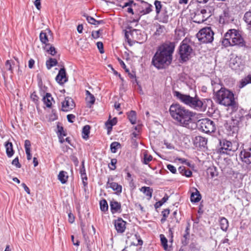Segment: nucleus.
Returning <instances> with one entry per match:
<instances>
[{
  "mask_svg": "<svg viewBox=\"0 0 251 251\" xmlns=\"http://www.w3.org/2000/svg\"><path fill=\"white\" fill-rule=\"evenodd\" d=\"M31 143L29 140H26L25 141V153L27 155V159L29 160L31 159V154L30 153Z\"/></svg>",
  "mask_w": 251,
  "mask_h": 251,
  "instance_id": "obj_28",
  "label": "nucleus"
},
{
  "mask_svg": "<svg viewBox=\"0 0 251 251\" xmlns=\"http://www.w3.org/2000/svg\"><path fill=\"white\" fill-rule=\"evenodd\" d=\"M68 176L66 172L62 171H60L58 175V179L60 181L62 184H65L67 181Z\"/></svg>",
  "mask_w": 251,
  "mask_h": 251,
  "instance_id": "obj_29",
  "label": "nucleus"
},
{
  "mask_svg": "<svg viewBox=\"0 0 251 251\" xmlns=\"http://www.w3.org/2000/svg\"><path fill=\"white\" fill-rule=\"evenodd\" d=\"M141 192H142L144 195L148 197L150 200L152 197L153 189L150 187L143 186L140 189Z\"/></svg>",
  "mask_w": 251,
  "mask_h": 251,
  "instance_id": "obj_26",
  "label": "nucleus"
},
{
  "mask_svg": "<svg viewBox=\"0 0 251 251\" xmlns=\"http://www.w3.org/2000/svg\"><path fill=\"white\" fill-rule=\"evenodd\" d=\"M195 192H192L191 195V201L194 202H197L201 199V195L200 192L197 189H195Z\"/></svg>",
  "mask_w": 251,
  "mask_h": 251,
  "instance_id": "obj_25",
  "label": "nucleus"
},
{
  "mask_svg": "<svg viewBox=\"0 0 251 251\" xmlns=\"http://www.w3.org/2000/svg\"><path fill=\"white\" fill-rule=\"evenodd\" d=\"M173 42H166L159 46L152 59V64L158 69H162L169 65L172 60V54L175 49Z\"/></svg>",
  "mask_w": 251,
  "mask_h": 251,
  "instance_id": "obj_1",
  "label": "nucleus"
},
{
  "mask_svg": "<svg viewBox=\"0 0 251 251\" xmlns=\"http://www.w3.org/2000/svg\"><path fill=\"white\" fill-rule=\"evenodd\" d=\"M56 81L60 84H63L67 81L65 69L62 68L59 71L58 74L55 77Z\"/></svg>",
  "mask_w": 251,
  "mask_h": 251,
  "instance_id": "obj_14",
  "label": "nucleus"
},
{
  "mask_svg": "<svg viewBox=\"0 0 251 251\" xmlns=\"http://www.w3.org/2000/svg\"><path fill=\"white\" fill-rule=\"evenodd\" d=\"M190 41L187 39L183 40L181 43L178 49V53L181 60L185 62L191 57L193 49L189 44Z\"/></svg>",
  "mask_w": 251,
  "mask_h": 251,
  "instance_id": "obj_5",
  "label": "nucleus"
},
{
  "mask_svg": "<svg viewBox=\"0 0 251 251\" xmlns=\"http://www.w3.org/2000/svg\"><path fill=\"white\" fill-rule=\"evenodd\" d=\"M30 98L35 103H37L38 101V97L36 95L35 92L31 94Z\"/></svg>",
  "mask_w": 251,
  "mask_h": 251,
  "instance_id": "obj_58",
  "label": "nucleus"
},
{
  "mask_svg": "<svg viewBox=\"0 0 251 251\" xmlns=\"http://www.w3.org/2000/svg\"><path fill=\"white\" fill-rule=\"evenodd\" d=\"M170 213V210L169 209H164L162 212L163 217L164 218V220H166V218L168 217Z\"/></svg>",
  "mask_w": 251,
  "mask_h": 251,
  "instance_id": "obj_61",
  "label": "nucleus"
},
{
  "mask_svg": "<svg viewBox=\"0 0 251 251\" xmlns=\"http://www.w3.org/2000/svg\"><path fill=\"white\" fill-rule=\"evenodd\" d=\"M156 19L160 22L167 23L169 21V15L165 9H163L158 14L156 15Z\"/></svg>",
  "mask_w": 251,
  "mask_h": 251,
  "instance_id": "obj_17",
  "label": "nucleus"
},
{
  "mask_svg": "<svg viewBox=\"0 0 251 251\" xmlns=\"http://www.w3.org/2000/svg\"><path fill=\"white\" fill-rule=\"evenodd\" d=\"M229 65L232 70L235 71L240 70V67L242 66L241 58L236 55L232 54L229 60Z\"/></svg>",
  "mask_w": 251,
  "mask_h": 251,
  "instance_id": "obj_8",
  "label": "nucleus"
},
{
  "mask_svg": "<svg viewBox=\"0 0 251 251\" xmlns=\"http://www.w3.org/2000/svg\"><path fill=\"white\" fill-rule=\"evenodd\" d=\"M5 147L6 148V152L7 155L10 157L14 154V151L13 149V145L12 143L11 142H6L5 144Z\"/></svg>",
  "mask_w": 251,
  "mask_h": 251,
  "instance_id": "obj_30",
  "label": "nucleus"
},
{
  "mask_svg": "<svg viewBox=\"0 0 251 251\" xmlns=\"http://www.w3.org/2000/svg\"><path fill=\"white\" fill-rule=\"evenodd\" d=\"M113 178L109 177L106 183L107 188H111L113 191H116L117 193H121L122 186L119 185L117 183L113 182Z\"/></svg>",
  "mask_w": 251,
  "mask_h": 251,
  "instance_id": "obj_12",
  "label": "nucleus"
},
{
  "mask_svg": "<svg viewBox=\"0 0 251 251\" xmlns=\"http://www.w3.org/2000/svg\"><path fill=\"white\" fill-rule=\"evenodd\" d=\"M57 61L54 58H50L49 60L46 61V66L48 70H50L51 67L56 65Z\"/></svg>",
  "mask_w": 251,
  "mask_h": 251,
  "instance_id": "obj_37",
  "label": "nucleus"
},
{
  "mask_svg": "<svg viewBox=\"0 0 251 251\" xmlns=\"http://www.w3.org/2000/svg\"><path fill=\"white\" fill-rule=\"evenodd\" d=\"M154 5L155 6L156 14L160 13L162 11V10L164 9L163 8V5L160 1L155 0L154 2Z\"/></svg>",
  "mask_w": 251,
  "mask_h": 251,
  "instance_id": "obj_36",
  "label": "nucleus"
},
{
  "mask_svg": "<svg viewBox=\"0 0 251 251\" xmlns=\"http://www.w3.org/2000/svg\"><path fill=\"white\" fill-rule=\"evenodd\" d=\"M117 122V118H114L111 120H108L105 123V125L108 129H111L113 126L115 125Z\"/></svg>",
  "mask_w": 251,
  "mask_h": 251,
  "instance_id": "obj_44",
  "label": "nucleus"
},
{
  "mask_svg": "<svg viewBox=\"0 0 251 251\" xmlns=\"http://www.w3.org/2000/svg\"><path fill=\"white\" fill-rule=\"evenodd\" d=\"M224 161L226 163V166L222 169L223 172L225 174L231 175L233 173L232 170V163L229 157H224Z\"/></svg>",
  "mask_w": 251,
  "mask_h": 251,
  "instance_id": "obj_18",
  "label": "nucleus"
},
{
  "mask_svg": "<svg viewBox=\"0 0 251 251\" xmlns=\"http://www.w3.org/2000/svg\"><path fill=\"white\" fill-rule=\"evenodd\" d=\"M248 84H249V81H247V78L245 77L240 81L239 87L240 88H242Z\"/></svg>",
  "mask_w": 251,
  "mask_h": 251,
  "instance_id": "obj_52",
  "label": "nucleus"
},
{
  "mask_svg": "<svg viewBox=\"0 0 251 251\" xmlns=\"http://www.w3.org/2000/svg\"><path fill=\"white\" fill-rule=\"evenodd\" d=\"M82 16L85 17L87 22L89 24H92V25H98L100 24L103 23V21L102 20L97 21L96 19H95L94 18H93L91 16H89L86 13H83L82 14Z\"/></svg>",
  "mask_w": 251,
  "mask_h": 251,
  "instance_id": "obj_22",
  "label": "nucleus"
},
{
  "mask_svg": "<svg viewBox=\"0 0 251 251\" xmlns=\"http://www.w3.org/2000/svg\"><path fill=\"white\" fill-rule=\"evenodd\" d=\"M236 30L235 29H230L229 30L225 35V39H227L228 40H231V34L235 33Z\"/></svg>",
  "mask_w": 251,
  "mask_h": 251,
  "instance_id": "obj_49",
  "label": "nucleus"
},
{
  "mask_svg": "<svg viewBox=\"0 0 251 251\" xmlns=\"http://www.w3.org/2000/svg\"><path fill=\"white\" fill-rule=\"evenodd\" d=\"M234 120L230 119L228 121H226L225 124V126L228 131H232L233 133L237 130V127L234 125H231L232 123L234 122Z\"/></svg>",
  "mask_w": 251,
  "mask_h": 251,
  "instance_id": "obj_27",
  "label": "nucleus"
},
{
  "mask_svg": "<svg viewBox=\"0 0 251 251\" xmlns=\"http://www.w3.org/2000/svg\"><path fill=\"white\" fill-rule=\"evenodd\" d=\"M58 132L60 133V135H63V136H66V134L64 131L63 127L62 126L59 127L58 126Z\"/></svg>",
  "mask_w": 251,
  "mask_h": 251,
  "instance_id": "obj_64",
  "label": "nucleus"
},
{
  "mask_svg": "<svg viewBox=\"0 0 251 251\" xmlns=\"http://www.w3.org/2000/svg\"><path fill=\"white\" fill-rule=\"evenodd\" d=\"M214 32L210 27L203 28L199 31L196 36L202 43H210L213 40Z\"/></svg>",
  "mask_w": 251,
  "mask_h": 251,
  "instance_id": "obj_7",
  "label": "nucleus"
},
{
  "mask_svg": "<svg viewBox=\"0 0 251 251\" xmlns=\"http://www.w3.org/2000/svg\"><path fill=\"white\" fill-rule=\"evenodd\" d=\"M90 130V126L89 125H86L83 126L82 131V137L84 139L87 140L89 138Z\"/></svg>",
  "mask_w": 251,
  "mask_h": 251,
  "instance_id": "obj_31",
  "label": "nucleus"
},
{
  "mask_svg": "<svg viewBox=\"0 0 251 251\" xmlns=\"http://www.w3.org/2000/svg\"><path fill=\"white\" fill-rule=\"evenodd\" d=\"M153 6L151 4L143 2L140 5H138L137 13L140 16L150 13L152 10Z\"/></svg>",
  "mask_w": 251,
  "mask_h": 251,
  "instance_id": "obj_9",
  "label": "nucleus"
},
{
  "mask_svg": "<svg viewBox=\"0 0 251 251\" xmlns=\"http://www.w3.org/2000/svg\"><path fill=\"white\" fill-rule=\"evenodd\" d=\"M245 23L247 25V29H251V11L246 12L243 18Z\"/></svg>",
  "mask_w": 251,
  "mask_h": 251,
  "instance_id": "obj_24",
  "label": "nucleus"
},
{
  "mask_svg": "<svg viewBox=\"0 0 251 251\" xmlns=\"http://www.w3.org/2000/svg\"><path fill=\"white\" fill-rule=\"evenodd\" d=\"M75 107V102L70 97H66L64 100L62 102V110L63 111H69L73 109Z\"/></svg>",
  "mask_w": 251,
  "mask_h": 251,
  "instance_id": "obj_10",
  "label": "nucleus"
},
{
  "mask_svg": "<svg viewBox=\"0 0 251 251\" xmlns=\"http://www.w3.org/2000/svg\"><path fill=\"white\" fill-rule=\"evenodd\" d=\"M231 46L239 45L240 47H243L245 45L243 39L237 30L235 33L231 34Z\"/></svg>",
  "mask_w": 251,
  "mask_h": 251,
  "instance_id": "obj_11",
  "label": "nucleus"
},
{
  "mask_svg": "<svg viewBox=\"0 0 251 251\" xmlns=\"http://www.w3.org/2000/svg\"><path fill=\"white\" fill-rule=\"evenodd\" d=\"M134 237L136 239H137L138 244H135V243H132L131 245H133L134 246L142 245L143 242L142 240L141 239V238H140V236L137 234H135L134 235Z\"/></svg>",
  "mask_w": 251,
  "mask_h": 251,
  "instance_id": "obj_50",
  "label": "nucleus"
},
{
  "mask_svg": "<svg viewBox=\"0 0 251 251\" xmlns=\"http://www.w3.org/2000/svg\"><path fill=\"white\" fill-rule=\"evenodd\" d=\"M121 147V144L117 142H114L110 145V150L112 152L116 153L117 149Z\"/></svg>",
  "mask_w": 251,
  "mask_h": 251,
  "instance_id": "obj_43",
  "label": "nucleus"
},
{
  "mask_svg": "<svg viewBox=\"0 0 251 251\" xmlns=\"http://www.w3.org/2000/svg\"><path fill=\"white\" fill-rule=\"evenodd\" d=\"M127 116L129 121L132 125L136 124V114L135 111L133 110L131 111L130 112L128 113Z\"/></svg>",
  "mask_w": 251,
  "mask_h": 251,
  "instance_id": "obj_34",
  "label": "nucleus"
},
{
  "mask_svg": "<svg viewBox=\"0 0 251 251\" xmlns=\"http://www.w3.org/2000/svg\"><path fill=\"white\" fill-rule=\"evenodd\" d=\"M140 33V31L139 30L132 29L131 27H129L125 32V37L128 40V42H129V40H130V39H129V35H130L133 38H135V36Z\"/></svg>",
  "mask_w": 251,
  "mask_h": 251,
  "instance_id": "obj_20",
  "label": "nucleus"
},
{
  "mask_svg": "<svg viewBox=\"0 0 251 251\" xmlns=\"http://www.w3.org/2000/svg\"><path fill=\"white\" fill-rule=\"evenodd\" d=\"M117 162V159L115 158H113L111 160V162L109 164V168L111 170H115L116 169Z\"/></svg>",
  "mask_w": 251,
  "mask_h": 251,
  "instance_id": "obj_48",
  "label": "nucleus"
},
{
  "mask_svg": "<svg viewBox=\"0 0 251 251\" xmlns=\"http://www.w3.org/2000/svg\"><path fill=\"white\" fill-rule=\"evenodd\" d=\"M221 104L230 107L231 112L238 109V105L235 101L233 93L225 88L221 87Z\"/></svg>",
  "mask_w": 251,
  "mask_h": 251,
  "instance_id": "obj_4",
  "label": "nucleus"
},
{
  "mask_svg": "<svg viewBox=\"0 0 251 251\" xmlns=\"http://www.w3.org/2000/svg\"><path fill=\"white\" fill-rule=\"evenodd\" d=\"M207 173L209 174L212 178L215 176H217L218 175L217 169L214 166L209 167L207 169Z\"/></svg>",
  "mask_w": 251,
  "mask_h": 251,
  "instance_id": "obj_35",
  "label": "nucleus"
},
{
  "mask_svg": "<svg viewBox=\"0 0 251 251\" xmlns=\"http://www.w3.org/2000/svg\"><path fill=\"white\" fill-rule=\"evenodd\" d=\"M167 169L173 174H176V169L175 166L169 164L167 166Z\"/></svg>",
  "mask_w": 251,
  "mask_h": 251,
  "instance_id": "obj_55",
  "label": "nucleus"
},
{
  "mask_svg": "<svg viewBox=\"0 0 251 251\" xmlns=\"http://www.w3.org/2000/svg\"><path fill=\"white\" fill-rule=\"evenodd\" d=\"M126 222L122 218H118L114 222L115 227L119 233H123L126 229Z\"/></svg>",
  "mask_w": 251,
  "mask_h": 251,
  "instance_id": "obj_15",
  "label": "nucleus"
},
{
  "mask_svg": "<svg viewBox=\"0 0 251 251\" xmlns=\"http://www.w3.org/2000/svg\"><path fill=\"white\" fill-rule=\"evenodd\" d=\"M43 100L47 107L50 108L52 105V101L53 100V99L50 93H47L43 98Z\"/></svg>",
  "mask_w": 251,
  "mask_h": 251,
  "instance_id": "obj_23",
  "label": "nucleus"
},
{
  "mask_svg": "<svg viewBox=\"0 0 251 251\" xmlns=\"http://www.w3.org/2000/svg\"><path fill=\"white\" fill-rule=\"evenodd\" d=\"M174 95L181 102L192 108L196 110L202 109L203 103L197 96L193 97L188 95L181 94L178 91H174Z\"/></svg>",
  "mask_w": 251,
  "mask_h": 251,
  "instance_id": "obj_3",
  "label": "nucleus"
},
{
  "mask_svg": "<svg viewBox=\"0 0 251 251\" xmlns=\"http://www.w3.org/2000/svg\"><path fill=\"white\" fill-rule=\"evenodd\" d=\"M207 10L209 11L208 8H207L206 9H202L200 10H197L196 12V18L197 19L199 17L206 16L207 14H208L210 16V15L209 14V13L207 12Z\"/></svg>",
  "mask_w": 251,
  "mask_h": 251,
  "instance_id": "obj_41",
  "label": "nucleus"
},
{
  "mask_svg": "<svg viewBox=\"0 0 251 251\" xmlns=\"http://www.w3.org/2000/svg\"><path fill=\"white\" fill-rule=\"evenodd\" d=\"M100 30L98 31H93L92 32V36L94 39H97L100 37Z\"/></svg>",
  "mask_w": 251,
  "mask_h": 251,
  "instance_id": "obj_60",
  "label": "nucleus"
},
{
  "mask_svg": "<svg viewBox=\"0 0 251 251\" xmlns=\"http://www.w3.org/2000/svg\"><path fill=\"white\" fill-rule=\"evenodd\" d=\"M86 100L88 103V104H90L89 106L90 107L91 105L94 103L95 101V98L94 95L86 96Z\"/></svg>",
  "mask_w": 251,
  "mask_h": 251,
  "instance_id": "obj_46",
  "label": "nucleus"
},
{
  "mask_svg": "<svg viewBox=\"0 0 251 251\" xmlns=\"http://www.w3.org/2000/svg\"><path fill=\"white\" fill-rule=\"evenodd\" d=\"M152 159V156L151 155L148 154L147 151L144 152V158L142 160V162L143 164H148Z\"/></svg>",
  "mask_w": 251,
  "mask_h": 251,
  "instance_id": "obj_39",
  "label": "nucleus"
},
{
  "mask_svg": "<svg viewBox=\"0 0 251 251\" xmlns=\"http://www.w3.org/2000/svg\"><path fill=\"white\" fill-rule=\"evenodd\" d=\"M160 237L161 244L164 250H165L166 251H169L170 248H169L168 245V240L167 239V238L165 237V236L163 234H160Z\"/></svg>",
  "mask_w": 251,
  "mask_h": 251,
  "instance_id": "obj_32",
  "label": "nucleus"
},
{
  "mask_svg": "<svg viewBox=\"0 0 251 251\" xmlns=\"http://www.w3.org/2000/svg\"><path fill=\"white\" fill-rule=\"evenodd\" d=\"M233 151L234 149L232 148L231 142L228 141H224L223 145L221 147V155L229 154L230 152Z\"/></svg>",
  "mask_w": 251,
  "mask_h": 251,
  "instance_id": "obj_13",
  "label": "nucleus"
},
{
  "mask_svg": "<svg viewBox=\"0 0 251 251\" xmlns=\"http://www.w3.org/2000/svg\"><path fill=\"white\" fill-rule=\"evenodd\" d=\"M194 144L196 147H204L207 144V139L202 136H196L194 139Z\"/></svg>",
  "mask_w": 251,
  "mask_h": 251,
  "instance_id": "obj_19",
  "label": "nucleus"
},
{
  "mask_svg": "<svg viewBox=\"0 0 251 251\" xmlns=\"http://www.w3.org/2000/svg\"><path fill=\"white\" fill-rule=\"evenodd\" d=\"M12 164L13 165H15L16 166L17 168H20L21 167V164H20L19 162V159H18V157H16L15 158L12 162Z\"/></svg>",
  "mask_w": 251,
  "mask_h": 251,
  "instance_id": "obj_54",
  "label": "nucleus"
},
{
  "mask_svg": "<svg viewBox=\"0 0 251 251\" xmlns=\"http://www.w3.org/2000/svg\"><path fill=\"white\" fill-rule=\"evenodd\" d=\"M169 197L167 194L165 195V196L159 201L156 202L154 204V207L157 209L160 207H161L163 203L167 201L168 200Z\"/></svg>",
  "mask_w": 251,
  "mask_h": 251,
  "instance_id": "obj_40",
  "label": "nucleus"
},
{
  "mask_svg": "<svg viewBox=\"0 0 251 251\" xmlns=\"http://www.w3.org/2000/svg\"><path fill=\"white\" fill-rule=\"evenodd\" d=\"M100 208L102 211H106L108 210V204L105 200H102L100 202Z\"/></svg>",
  "mask_w": 251,
  "mask_h": 251,
  "instance_id": "obj_45",
  "label": "nucleus"
},
{
  "mask_svg": "<svg viewBox=\"0 0 251 251\" xmlns=\"http://www.w3.org/2000/svg\"><path fill=\"white\" fill-rule=\"evenodd\" d=\"M47 46H46V47L45 48L46 51L52 55H54L56 52L55 48L52 46H50L49 48L48 49Z\"/></svg>",
  "mask_w": 251,
  "mask_h": 251,
  "instance_id": "obj_47",
  "label": "nucleus"
},
{
  "mask_svg": "<svg viewBox=\"0 0 251 251\" xmlns=\"http://www.w3.org/2000/svg\"><path fill=\"white\" fill-rule=\"evenodd\" d=\"M209 17L208 14H207L206 16H203L201 17H199L197 19L196 18V13L194 16L195 20L194 21L195 22L201 24L204 22L206 19Z\"/></svg>",
  "mask_w": 251,
  "mask_h": 251,
  "instance_id": "obj_42",
  "label": "nucleus"
},
{
  "mask_svg": "<svg viewBox=\"0 0 251 251\" xmlns=\"http://www.w3.org/2000/svg\"><path fill=\"white\" fill-rule=\"evenodd\" d=\"M5 66L7 69L12 72V62L10 60H7L5 63Z\"/></svg>",
  "mask_w": 251,
  "mask_h": 251,
  "instance_id": "obj_57",
  "label": "nucleus"
},
{
  "mask_svg": "<svg viewBox=\"0 0 251 251\" xmlns=\"http://www.w3.org/2000/svg\"><path fill=\"white\" fill-rule=\"evenodd\" d=\"M110 209L112 213H115L120 211L121 209V203L114 200L110 202Z\"/></svg>",
  "mask_w": 251,
  "mask_h": 251,
  "instance_id": "obj_21",
  "label": "nucleus"
},
{
  "mask_svg": "<svg viewBox=\"0 0 251 251\" xmlns=\"http://www.w3.org/2000/svg\"><path fill=\"white\" fill-rule=\"evenodd\" d=\"M67 118L68 122L72 123L74 122L73 120L75 119V117L73 114H69L67 115Z\"/></svg>",
  "mask_w": 251,
  "mask_h": 251,
  "instance_id": "obj_62",
  "label": "nucleus"
},
{
  "mask_svg": "<svg viewBox=\"0 0 251 251\" xmlns=\"http://www.w3.org/2000/svg\"><path fill=\"white\" fill-rule=\"evenodd\" d=\"M214 100L218 104H220V90H218L213 97Z\"/></svg>",
  "mask_w": 251,
  "mask_h": 251,
  "instance_id": "obj_53",
  "label": "nucleus"
},
{
  "mask_svg": "<svg viewBox=\"0 0 251 251\" xmlns=\"http://www.w3.org/2000/svg\"><path fill=\"white\" fill-rule=\"evenodd\" d=\"M228 227V223L226 218H221V229L226 231Z\"/></svg>",
  "mask_w": 251,
  "mask_h": 251,
  "instance_id": "obj_38",
  "label": "nucleus"
},
{
  "mask_svg": "<svg viewBox=\"0 0 251 251\" xmlns=\"http://www.w3.org/2000/svg\"><path fill=\"white\" fill-rule=\"evenodd\" d=\"M126 7H127V12L134 14L133 11H135V13L138 11V5L134 3L133 0H129L128 2L124 3L123 8Z\"/></svg>",
  "mask_w": 251,
  "mask_h": 251,
  "instance_id": "obj_16",
  "label": "nucleus"
},
{
  "mask_svg": "<svg viewBox=\"0 0 251 251\" xmlns=\"http://www.w3.org/2000/svg\"><path fill=\"white\" fill-rule=\"evenodd\" d=\"M97 46L99 50L100 53H102L104 52L103 44L101 42H98L97 43Z\"/></svg>",
  "mask_w": 251,
  "mask_h": 251,
  "instance_id": "obj_56",
  "label": "nucleus"
},
{
  "mask_svg": "<svg viewBox=\"0 0 251 251\" xmlns=\"http://www.w3.org/2000/svg\"><path fill=\"white\" fill-rule=\"evenodd\" d=\"M196 125L200 130H201L205 133L213 132L216 129V126L214 122L209 119L199 120Z\"/></svg>",
  "mask_w": 251,
  "mask_h": 251,
  "instance_id": "obj_6",
  "label": "nucleus"
},
{
  "mask_svg": "<svg viewBox=\"0 0 251 251\" xmlns=\"http://www.w3.org/2000/svg\"><path fill=\"white\" fill-rule=\"evenodd\" d=\"M231 40H228L227 39H224L223 41H222V44L225 46V47H227L229 45L231 46Z\"/></svg>",
  "mask_w": 251,
  "mask_h": 251,
  "instance_id": "obj_59",
  "label": "nucleus"
},
{
  "mask_svg": "<svg viewBox=\"0 0 251 251\" xmlns=\"http://www.w3.org/2000/svg\"><path fill=\"white\" fill-rule=\"evenodd\" d=\"M41 0H35L34 1V5L37 9L40 10L41 8Z\"/></svg>",
  "mask_w": 251,
  "mask_h": 251,
  "instance_id": "obj_63",
  "label": "nucleus"
},
{
  "mask_svg": "<svg viewBox=\"0 0 251 251\" xmlns=\"http://www.w3.org/2000/svg\"><path fill=\"white\" fill-rule=\"evenodd\" d=\"M81 167L80 169V174L81 176H84L86 175V171L84 167V161H82L81 163Z\"/></svg>",
  "mask_w": 251,
  "mask_h": 251,
  "instance_id": "obj_51",
  "label": "nucleus"
},
{
  "mask_svg": "<svg viewBox=\"0 0 251 251\" xmlns=\"http://www.w3.org/2000/svg\"><path fill=\"white\" fill-rule=\"evenodd\" d=\"M169 111L172 118L179 125L184 127L189 126L195 115L194 113L177 103L172 104Z\"/></svg>",
  "mask_w": 251,
  "mask_h": 251,
  "instance_id": "obj_2",
  "label": "nucleus"
},
{
  "mask_svg": "<svg viewBox=\"0 0 251 251\" xmlns=\"http://www.w3.org/2000/svg\"><path fill=\"white\" fill-rule=\"evenodd\" d=\"M40 40L43 44H45L46 46L49 45L47 43L49 42L47 33L44 31H42L39 36Z\"/></svg>",
  "mask_w": 251,
  "mask_h": 251,
  "instance_id": "obj_33",
  "label": "nucleus"
}]
</instances>
